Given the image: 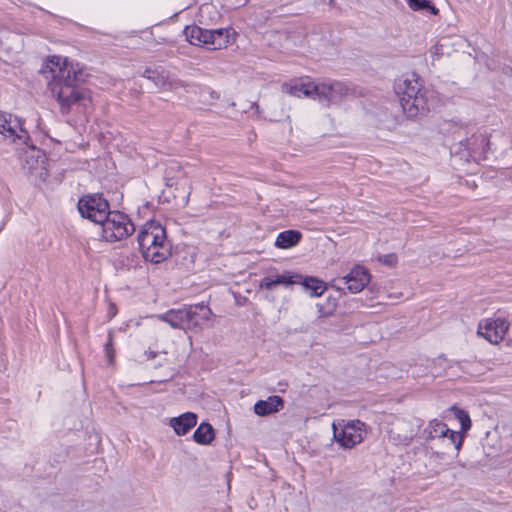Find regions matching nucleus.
<instances>
[{
  "label": "nucleus",
  "instance_id": "1",
  "mask_svg": "<svg viewBox=\"0 0 512 512\" xmlns=\"http://www.w3.org/2000/svg\"><path fill=\"white\" fill-rule=\"evenodd\" d=\"M55 58L56 68H51L53 78L49 88L60 106V112L66 115L75 110L86 114L92 106V98L89 90L79 86L84 77L82 70L66 58Z\"/></svg>",
  "mask_w": 512,
  "mask_h": 512
},
{
  "label": "nucleus",
  "instance_id": "2",
  "mask_svg": "<svg viewBox=\"0 0 512 512\" xmlns=\"http://www.w3.org/2000/svg\"><path fill=\"white\" fill-rule=\"evenodd\" d=\"M394 89L402 110L408 118H417L428 112V91L416 74L399 79Z\"/></svg>",
  "mask_w": 512,
  "mask_h": 512
},
{
  "label": "nucleus",
  "instance_id": "3",
  "mask_svg": "<svg viewBox=\"0 0 512 512\" xmlns=\"http://www.w3.org/2000/svg\"><path fill=\"white\" fill-rule=\"evenodd\" d=\"M138 245L145 260L158 264L165 261L172 251L166 229L154 220L146 222L137 236Z\"/></svg>",
  "mask_w": 512,
  "mask_h": 512
},
{
  "label": "nucleus",
  "instance_id": "4",
  "mask_svg": "<svg viewBox=\"0 0 512 512\" xmlns=\"http://www.w3.org/2000/svg\"><path fill=\"white\" fill-rule=\"evenodd\" d=\"M283 90L295 97H311L320 101L332 102L347 89L341 82L319 83L297 80L291 84H284Z\"/></svg>",
  "mask_w": 512,
  "mask_h": 512
},
{
  "label": "nucleus",
  "instance_id": "5",
  "mask_svg": "<svg viewBox=\"0 0 512 512\" xmlns=\"http://www.w3.org/2000/svg\"><path fill=\"white\" fill-rule=\"evenodd\" d=\"M184 34L191 45L204 46L210 50H220L229 44V30L225 28L208 30L191 25L185 27Z\"/></svg>",
  "mask_w": 512,
  "mask_h": 512
},
{
  "label": "nucleus",
  "instance_id": "6",
  "mask_svg": "<svg viewBox=\"0 0 512 512\" xmlns=\"http://www.w3.org/2000/svg\"><path fill=\"white\" fill-rule=\"evenodd\" d=\"M18 157L22 170L36 179L45 180L47 177L46 154L30 141L17 145Z\"/></svg>",
  "mask_w": 512,
  "mask_h": 512
},
{
  "label": "nucleus",
  "instance_id": "7",
  "mask_svg": "<svg viewBox=\"0 0 512 512\" xmlns=\"http://www.w3.org/2000/svg\"><path fill=\"white\" fill-rule=\"evenodd\" d=\"M100 226L103 239L109 242L122 240L131 235L135 230L134 224L127 215L111 210L107 219L101 222Z\"/></svg>",
  "mask_w": 512,
  "mask_h": 512
},
{
  "label": "nucleus",
  "instance_id": "8",
  "mask_svg": "<svg viewBox=\"0 0 512 512\" xmlns=\"http://www.w3.org/2000/svg\"><path fill=\"white\" fill-rule=\"evenodd\" d=\"M77 209L82 218L100 225L101 222L107 219L110 206L102 194L93 193L80 197L77 203Z\"/></svg>",
  "mask_w": 512,
  "mask_h": 512
},
{
  "label": "nucleus",
  "instance_id": "9",
  "mask_svg": "<svg viewBox=\"0 0 512 512\" xmlns=\"http://www.w3.org/2000/svg\"><path fill=\"white\" fill-rule=\"evenodd\" d=\"M365 424L360 420H340L333 423V437L345 449H351L363 441V428Z\"/></svg>",
  "mask_w": 512,
  "mask_h": 512
},
{
  "label": "nucleus",
  "instance_id": "10",
  "mask_svg": "<svg viewBox=\"0 0 512 512\" xmlns=\"http://www.w3.org/2000/svg\"><path fill=\"white\" fill-rule=\"evenodd\" d=\"M0 134L14 144L27 143L30 136L20 118L10 113L0 112Z\"/></svg>",
  "mask_w": 512,
  "mask_h": 512
},
{
  "label": "nucleus",
  "instance_id": "11",
  "mask_svg": "<svg viewBox=\"0 0 512 512\" xmlns=\"http://www.w3.org/2000/svg\"><path fill=\"white\" fill-rule=\"evenodd\" d=\"M370 281V274L362 266H355L347 275L334 280L337 290L347 289L350 293L362 291Z\"/></svg>",
  "mask_w": 512,
  "mask_h": 512
},
{
  "label": "nucleus",
  "instance_id": "12",
  "mask_svg": "<svg viewBox=\"0 0 512 512\" xmlns=\"http://www.w3.org/2000/svg\"><path fill=\"white\" fill-rule=\"evenodd\" d=\"M509 329V323L505 318L485 319L478 325L477 334L485 338L491 344H498Z\"/></svg>",
  "mask_w": 512,
  "mask_h": 512
},
{
  "label": "nucleus",
  "instance_id": "13",
  "mask_svg": "<svg viewBox=\"0 0 512 512\" xmlns=\"http://www.w3.org/2000/svg\"><path fill=\"white\" fill-rule=\"evenodd\" d=\"M143 77L150 80L160 91H173L185 87L184 81L170 77L169 72L160 66L146 68L143 72Z\"/></svg>",
  "mask_w": 512,
  "mask_h": 512
},
{
  "label": "nucleus",
  "instance_id": "14",
  "mask_svg": "<svg viewBox=\"0 0 512 512\" xmlns=\"http://www.w3.org/2000/svg\"><path fill=\"white\" fill-rule=\"evenodd\" d=\"M187 314H190L187 316L189 318V331L199 332L203 329V323L211 318L212 311L208 305L199 303L188 305Z\"/></svg>",
  "mask_w": 512,
  "mask_h": 512
},
{
  "label": "nucleus",
  "instance_id": "15",
  "mask_svg": "<svg viewBox=\"0 0 512 512\" xmlns=\"http://www.w3.org/2000/svg\"><path fill=\"white\" fill-rule=\"evenodd\" d=\"M300 281V274L285 272L283 274L265 276L259 283V288L272 291L277 286L289 287Z\"/></svg>",
  "mask_w": 512,
  "mask_h": 512
},
{
  "label": "nucleus",
  "instance_id": "16",
  "mask_svg": "<svg viewBox=\"0 0 512 512\" xmlns=\"http://www.w3.org/2000/svg\"><path fill=\"white\" fill-rule=\"evenodd\" d=\"M187 306L182 309H171L166 313L155 315L157 319L166 322L173 329L189 331V318L187 317Z\"/></svg>",
  "mask_w": 512,
  "mask_h": 512
},
{
  "label": "nucleus",
  "instance_id": "17",
  "mask_svg": "<svg viewBox=\"0 0 512 512\" xmlns=\"http://www.w3.org/2000/svg\"><path fill=\"white\" fill-rule=\"evenodd\" d=\"M489 145L487 138L480 133H474L471 137L461 140L458 144L460 149L468 152L469 157H476L485 152L486 146Z\"/></svg>",
  "mask_w": 512,
  "mask_h": 512
},
{
  "label": "nucleus",
  "instance_id": "18",
  "mask_svg": "<svg viewBox=\"0 0 512 512\" xmlns=\"http://www.w3.org/2000/svg\"><path fill=\"white\" fill-rule=\"evenodd\" d=\"M284 401L278 395L269 396L265 400H259L254 404V412L258 416H267L278 412L283 408Z\"/></svg>",
  "mask_w": 512,
  "mask_h": 512
},
{
  "label": "nucleus",
  "instance_id": "19",
  "mask_svg": "<svg viewBox=\"0 0 512 512\" xmlns=\"http://www.w3.org/2000/svg\"><path fill=\"white\" fill-rule=\"evenodd\" d=\"M197 423V415L192 412H186L170 420V425L179 436L185 435Z\"/></svg>",
  "mask_w": 512,
  "mask_h": 512
},
{
  "label": "nucleus",
  "instance_id": "20",
  "mask_svg": "<svg viewBox=\"0 0 512 512\" xmlns=\"http://www.w3.org/2000/svg\"><path fill=\"white\" fill-rule=\"evenodd\" d=\"M297 284L302 285L305 291L309 292L311 297L321 296L327 289L323 281L312 276L304 277L300 275V281Z\"/></svg>",
  "mask_w": 512,
  "mask_h": 512
},
{
  "label": "nucleus",
  "instance_id": "21",
  "mask_svg": "<svg viewBox=\"0 0 512 512\" xmlns=\"http://www.w3.org/2000/svg\"><path fill=\"white\" fill-rule=\"evenodd\" d=\"M448 431L449 428L444 422L433 419L423 430V436L426 440H434L436 438H443Z\"/></svg>",
  "mask_w": 512,
  "mask_h": 512
},
{
  "label": "nucleus",
  "instance_id": "22",
  "mask_svg": "<svg viewBox=\"0 0 512 512\" xmlns=\"http://www.w3.org/2000/svg\"><path fill=\"white\" fill-rule=\"evenodd\" d=\"M301 233L296 230H286L278 234L275 245L282 249L291 248L301 240Z\"/></svg>",
  "mask_w": 512,
  "mask_h": 512
},
{
  "label": "nucleus",
  "instance_id": "23",
  "mask_svg": "<svg viewBox=\"0 0 512 512\" xmlns=\"http://www.w3.org/2000/svg\"><path fill=\"white\" fill-rule=\"evenodd\" d=\"M215 438L214 429L211 424L203 422L193 433V439L201 445L210 444Z\"/></svg>",
  "mask_w": 512,
  "mask_h": 512
},
{
  "label": "nucleus",
  "instance_id": "24",
  "mask_svg": "<svg viewBox=\"0 0 512 512\" xmlns=\"http://www.w3.org/2000/svg\"><path fill=\"white\" fill-rule=\"evenodd\" d=\"M456 419L459 420L461 425V433L467 432L471 428V419L467 411L460 409L456 406L451 408Z\"/></svg>",
  "mask_w": 512,
  "mask_h": 512
},
{
  "label": "nucleus",
  "instance_id": "25",
  "mask_svg": "<svg viewBox=\"0 0 512 512\" xmlns=\"http://www.w3.org/2000/svg\"><path fill=\"white\" fill-rule=\"evenodd\" d=\"M407 2L414 11L429 10L433 15L438 14V9L428 0H407Z\"/></svg>",
  "mask_w": 512,
  "mask_h": 512
},
{
  "label": "nucleus",
  "instance_id": "26",
  "mask_svg": "<svg viewBox=\"0 0 512 512\" xmlns=\"http://www.w3.org/2000/svg\"><path fill=\"white\" fill-rule=\"evenodd\" d=\"M444 439H447L449 444L453 445L456 455H458L462 445H463V439L464 436L461 432L450 430L447 432L445 436H443Z\"/></svg>",
  "mask_w": 512,
  "mask_h": 512
},
{
  "label": "nucleus",
  "instance_id": "27",
  "mask_svg": "<svg viewBox=\"0 0 512 512\" xmlns=\"http://www.w3.org/2000/svg\"><path fill=\"white\" fill-rule=\"evenodd\" d=\"M104 349H105L106 356H107L109 362L111 363L113 361V358H114L113 332L112 331H110L108 333V339H107V341L105 343Z\"/></svg>",
  "mask_w": 512,
  "mask_h": 512
},
{
  "label": "nucleus",
  "instance_id": "28",
  "mask_svg": "<svg viewBox=\"0 0 512 512\" xmlns=\"http://www.w3.org/2000/svg\"><path fill=\"white\" fill-rule=\"evenodd\" d=\"M378 260H379V262L383 263L384 265L392 267V266L396 265L398 258H397L396 254L390 253V254H385V255L379 256Z\"/></svg>",
  "mask_w": 512,
  "mask_h": 512
},
{
  "label": "nucleus",
  "instance_id": "29",
  "mask_svg": "<svg viewBox=\"0 0 512 512\" xmlns=\"http://www.w3.org/2000/svg\"><path fill=\"white\" fill-rule=\"evenodd\" d=\"M413 437H414V434L412 432H410V433L404 434L403 436L398 435L397 440L399 443L407 445L412 441ZM394 439L396 440L395 437H394Z\"/></svg>",
  "mask_w": 512,
  "mask_h": 512
},
{
  "label": "nucleus",
  "instance_id": "30",
  "mask_svg": "<svg viewBox=\"0 0 512 512\" xmlns=\"http://www.w3.org/2000/svg\"><path fill=\"white\" fill-rule=\"evenodd\" d=\"M206 91L208 92V94L210 95V97L212 99H215V100L219 99L220 95L216 91L211 90V89H207Z\"/></svg>",
  "mask_w": 512,
  "mask_h": 512
},
{
  "label": "nucleus",
  "instance_id": "31",
  "mask_svg": "<svg viewBox=\"0 0 512 512\" xmlns=\"http://www.w3.org/2000/svg\"><path fill=\"white\" fill-rule=\"evenodd\" d=\"M145 354L147 355V357L149 359H154L157 356V352L152 351V350L146 351Z\"/></svg>",
  "mask_w": 512,
  "mask_h": 512
},
{
  "label": "nucleus",
  "instance_id": "32",
  "mask_svg": "<svg viewBox=\"0 0 512 512\" xmlns=\"http://www.w3.org/2000/svg\"><path fill=\"white\" fill-rule=\"evenodd\" d=\"M173 183L170 182V179H167V186H172Z\"/></svg>",
  "mask_w": 512,
  "mask_h": 512
},
{
  "label": "nucleus",
  "instance_id": "33",
  "mask_svg": "<svg viewBox=\"0 0 512 512\" xmlns=\"http://www.w3.org/2000/svg\"><path fill=\"white\" fill-rule=\"evenodd\" d=\"M317 306L319 307V312L321 313V315H323V314H324V312L322 311V307H321V306H319V305H317Z\"/></svg>",
  "mask_w": 512,
  "mask_h": 512
},
{
  "label": "nucleus",
  "instance_id": "34",
  "mask_svg": "<svg viewBox=\"0 0 512 512\" xmlns=\"http://www.w3.org/2000/svg\"><path fill=\"white\" fill-rule=\"evenodd\" d=\"M439 359H446V358H445V355H440V356H439Z\"/></svg>",
  "mask_w": 512,
  "mask_h": 512
}]
</instances>
